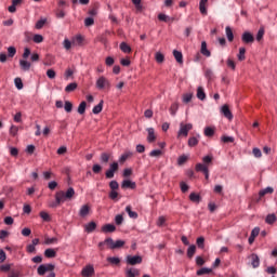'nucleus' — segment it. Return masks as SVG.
Listing matches in <instances>:
<instances>
[{
    "instance_id": "nucleus-58",
    "label": "nucleus",
    "mask_w": 277,
    "mask_h": 277,
    "mask_svg": "<svg viewBox=\"0 0 277 277\" xmlns=\"http://www.w3.org/2000/svg\"><path fill=\"white\" fill-rule=\"evenodd\" d=\"M14 55H16V48L11 45L8 48V57H14Z\"/></svg>"
},
{
    "instance_id": "nucleus-10",
    "label": "nucleus",
    "mask_w": 277,
    "mask_h": 277,
    "mask_svg": "<svg viewBox=\"0 0 277 277\" xmlns=\"http://www.w3.org/2000/svg\"><path fill=\"white\" fill-rule=\"evenodd\" d=\"M81 276L82 277H92V276H94V266L87 265L85 267H83L82 271H81Z\"/></svg>"
},
{
    "instance_id": "nucleus-35",
    "label": "nucleus",
    "mask_w": 277,
    "mask_h": 277,
    "mask_svg": "<svg viewBox=\"0 0 277 277\" xmlns=\"http://www.w3.org/2000/svg\"><path fill=\"white\" fill-rule=\"evenodd\" d=\"M205 274H213V268L202 267L196 273L197 276H205Z\"/></svg>"
},
{
    "instance_id": "nucleus-51",
    "label": "nucleus",
    "mask_w": 277,
    "mask_h": 277,
    "mask_svg": "<svg viewBox=\"0 0 277 277\" xmlns=\"http://www.w3.org/2000/svg\"><path fill=\"white\" fill-rule=\"evenodd\" d=\"M64 109L67 114H70L72 111V102L65 101Z\"/></svg>"
},
{
    "instance_id": "nucleus-3",
    "label": "nucleus",
    "mask_w": 277,
    "mask_h": 277,
    "mask_svg": "<svg viewBox=\"0 0 277 277\" xmlns=\"http://www.w3.org/2000/svg\"><path fill=\"white\" fill-rule=\"evenodd\" d=\"M180 130L177 132V137H181V135H183L184 137H187V135H189V131H192L194 129V126L192 123H181L180 124Z\"/></svg>"
},
{
    "instance_id": "nucleus-41",
    "label": "nucleus",
    "mask_w": 277,
    "mask_h": 277,
    "mask_svg": "<svg viewBox=\"0 0 277 277\" xmlns=\"http://www.w3.org/2000/svg\"><path fill=\"white\" fill-rule=\"evenodd\" d=\"M155 60L158 64H163V62H166V56L163 55V53L157 52Z\"/></svg>"
},
{
    "instance_id": "nucleus-61",
    "label": "nucleus",
    "mask_w": 277,
    "mask_h": 277,
    "mask_svg": "<svg viewBox=\"0 0 277 277\" xmlns=\"http://www.w3.org/2000/svg\"><path fill=\"white\" fill-rule=\"evenodd\" d=\"M192 98H194L193 93H186L183 95V103H192Z\"/></svg>"
},
{
    "instance_id": "nucleus-22",
    "label": "nucleus",
    "mask_w": 277,
    "mask_h": 277,
    "mask_svg": "<svg viewBox=\"0 0 277 277\" xmlns=\"http://www.w3.org/2000/svg\"><path fill=\"white\" fill-rule=\"evenodd\" d=\"M19 66H21V69H22V70L27 71V70H30V68H31V63H29V62L26 61V60H21V61H19Z\"/></svg>"
},
{
    "instance_id": "nucleus-11",
    "label": "nucleus",
    "mask_w": 277,
    "mask_h": 277,
    "mask_svg": "<svg viewBox=\"0 0 277 277\" xmlns=\"http://www.w3.org/2000/svg\"><path fill=\"white\" fill-rule=\"evenodd\" d=\"M147 133H148V135H147V142H148L149 144H153L154 142L157 141V135H155V129H154V128H148V129H147Z\"/></svg>"
},
{
    "instance_id": "nucleus-46",
    "label": "nucleus",
    "mask_w": 277,
    "mask_h": 277,
    "mask_svg": "<svg viewBox=\"0 0 277 277\" xmlns=\"http://www.w3.org/2000/svg\"><path fill=\"white\" fill-rule=\"evenodd\" d=\"M44 25H47V18H41V19L37 21V23L35 24V28L42 29V27H44Z\"/></svg>"
},
{
    "instance_id": "nucleus-34",
    "label": "nucleus",
    "mask_w": 277,
    "mask_h": 277,
    "mask_svg": "<svg viewBox=\"0 0 277 277\" xmlns=\"http://www.w3.org/2000/svg\"><path fill=\"white\" fill-rule=\"evenodd\" d=\"M131 157H133V153L132 151H127L123 155L120 156L119 158V163H124L127 161V159H131Z\"/></svg>"
},
{
    "instance_id": "nucleus-53",
    "label": "nucleus",
    "mask_w": 277,
    "mask_h": 277,
    "mask_svg": "<svg viewBox=\"0 0 277 277\" xmlns=\"http://www.w3.org/2000/svg\"><path fill=\"white\" fill-rule=\"evenodd\" d=\"M14 83H15V87L17 88V90H23V88H24L23 79L17 77L14 79Z\"/></svg>"
},
{
    "instance_id": "nucleus-32",
    "label": "nucleus",
    "mask_w": 277,
    "mask_h": 277,
    "mask_svg": "<svg viewBox=\"0 0 277 277\" xmlns=\"http://www.w3.org/2000/svg\"><path fill=\"white\" fill-rule=\"evenodd\" d=\"M88 107V103L85 101H82L79 106H78V114H80V116H83V114H85V109Z\"/></svg>"
},
{
    "instance_id": "nucleus-48",
    "label": "nucleus",
    "mask_w": 277,
    "mask_h": 277,
    "mask_svg": "<svg viewBox=\"0 0 277 277\" xmlns=\"http://www.w3.org/2000/svg\"><path fill=\"white\" fill-rule=\"evenodd\" d=\"M133 5H135V9L137 12H142L144 10V6L142 5V0H132Z\"/></svg>"
},
{
    "instance_id": "nucleus-30",
    "label": "nucleus",
    "mask_w": 277,
    "mask_h": 277,
    "mask_svg": "<svg viewBox=\"0 0 277 277\" xmlns=\"http://www.w3.org/2000/svg\"><path fill=\"white\" fill-rule=\"evenodd\" d=\"M265 222H266V224H269V225L276 224V222H277L276 214L272 213V214L266 215Z\"/></svg>"
},
{
    "instance_id": "nucleus-19",
    "label": "nucleus",
    "mask_w": 277,
    "mask_h": 277,
    "mask_svg": "<svg viewBox=\"0 0 277 277\" xmlns=\"http://www.w3.org/2000/svg\"><path fill=\"white\" fill-rule=\"evenodd\" d=\"M140 276V269L137 268H126V277Z\"/></svg>"
},
{
    "instance_id": "nucleus-14",
    "label": "nucleus",
    "mask_w": 277,
    "mask_h": 277,
    "mask_svg": "<svg viewBox=\"0 0 277 277\" xmlns=\"http://www.w3.org/2000/svg\"><path fill=\"white\" fill-rule=\"evenodd\" d=\"M96 222L91 221L84 225V232L89 234L94 233V230H96Z\"/></svg>"
},
{
    "instance_id": "nucleus-2",
    "label": "nucleus",
    "mask_w": 277,
    "mask_h": 277,
    "mask_svg": "<svg viewBox=\"0 0 277 277\" xmlns=\"http://www.w3.org/2000/svg\"><path fill=\"white\" fill-rule=\"evenodd\" d=\"M96 88L97 90H105V88L109 90L111 88V82H109L105 76H102L96 80Z\"/></svg>"
},
{
    "instance_id": "nucleus-9",
    "label": "nucleus",
    "mask_w": 277,
    "mask_h": 277,
    "mask_svg": "<svg viewBox=\"0 0 277 277\" xmlns=\"http://www.w3.org/2000/svg\"><path fill=\"white\" fill-rule=\"evenodd\" d=\"M137 184L131 180H123L121 183V189H135Z\"/></svg>"
},
{
    "instance_id": "nucleus-50",
    "label": "nucleus",
    "mask_w": 277,
    "mask_h": 277,
    "mask_svg": "<svg viewBox=\"0 0 277 277\" xmlns=\"http://www.w3.org/2000/svg\"><path fill=\"white\" fill-rule=\"evenodd\" d=\"M92 172L94 174H101V172H103V167L101 164H98V163L93 164Z\"/></svg>"
},
{
    "instance_id": "nucleus-57",
    "label": "nucleus",
    "mask_w": 277,
    "mask_h": 277,
    "mask_svg": "<svg viewBox=\"0 0 277 277\" xmlns=\"http://www.w3.org/2000/svg\"><path fill=\"white\" fill-rule=\"evenodd\" d=\"M39 215L43 220V222H51V215H49L47 212L41 211Z\"/></svg>"
},
{
    "instance_id": "nucleus-36",
    "label": "nucleus",
    "mask_w": 277,
    "mask_h": 277,
    "mask_svg": "<svg viewBox=\"0 0 277 277\" xmlns=\"http://www.w3.org/2000/svg\"><path fill=\"white\" fill-rule=\"evenodd\" d=\"M195 170H196V172H202L205 174V172H207L209 170V167L207 164L197 163L195 166Z\"/></svg>"
},
{
    "instance_id": "nucleus-26",
    "label": "nucleus",
    "mask_w": 277,
    "mask_h": 277,
    "mask_svg": "<svg viewBox=\"0 0 277 277\" xmlns=\"http://www.w3.org/2000/svg\"><path fill=\"white\" fill-rule=\"evenodd\" d=\"M77 88H79V84L77 82H71L69 83L66 88H65V92L67 94H70V92H75V90H77Z\"/></svg>"
},
{
    "instance_id": "nucleus-25",
    "label": "nucleus",
    "mask_w": 277,
    "mask_h": 277,
    "mask_svg": "<svg viewBox=\"0 0 277 277\" xmlns=\"http://www.w3.org/2000/svg\"><path fill=\"white\" fill-rule=\"evenodd\" d=\"M119 49L122 51V53H131L133 51L131 45H129L127 42H121Z\"/></svg>"
},
{
    "instance_id": "nucleus-4",
    "label": "nucleus",
    "mask_w": 277,
    "mask_h": 277,
    "mask_svg": "<svg viewBox=\"0 0 277 277\" xmlns=\"http://www.w3.org/2000/svg\"><path fill=\"white\" fill-rule=\"evenodd\" d=\"M120 170L118 162L114 161L109 164V169L105 172L106 179H114V174Z\"/></svg>"
},
{
    "instance_id": "nucleus-16",
    "label": "nucleus",
    "mask_w": 277,
    "mask_h": 277,
    "mask_svg": "<svg viewBox=\"0 0 277 277\" xmlns=\"http://www.w3.org/2000/svg\"><path fill=\"white\" fill-rule=\"evenodd\" d=\"M22 4L23 0H12V4L8 8V10L11 14H14V12H16V6Z\"/></svg>"
},
{
    "instance_id": "nucleus-42",
    "label": "nucleus",
    "mask_w": 277,
    "mask_h": 277,
    "mask_svg": "<svg viewBox=\"0 0 277 277\" xmlns=\"http://www.w3.org/2000/svg\"><path fill=\"white\" fill-rule=\"evenodd\" d=\"M203 166H211L213 163V156L208 155L202 158Z\"/></svg>"
},
{
    "instance_id": "nucleus-13",
    "label": "nucleus",
    "mask_w": 277,
    "mask_h": 277,
    "mask_svg": "<svg viewBox=\"0 0 277 277\" xmlns=\"http://www.w3.org/2000/svg\"><path fill=\"white\" fill-rule=\"evenodd\" d=\"M207 3H209V0H200L199 2V12L202 14V16H207Z\"/></svg>"
},
{
    "instance_id": "nucleus-12",
    "label": "nucleus",
    "mask_w": 277,
    "mask_h": 277,
    "mask_svg": "<svg viewBox=\"0 0 277 277\" xmlns=\"http://www.w3.org/2000/svg\"><path fill=\"white\" fill-rule=\"evenodd\" d=\"M259 233H261V228L260 227H254L252 229L251 235L249 237L250 246H252V243H254V239H256V237H259Z\"/></svg>"
},
{
    "instance_id": "nucleus-45",
    "label": "nucleus",
    "mask_w": 277,
    "mask_h": 277,
    "mask_svg": "<svg viewBox=\"0 0 277 277\" xmlns=\"http://www.w3.org/2000/svg\"><path fill=\"white\" fill-rule=\"evenodd\" d=\"M107 262L110 263V265H120V258L118 256L107 258Z\"/></svg>"
},
{
    "instance_id": "nucleus-1",
    "label": "nucleus",
    "mask_w": 277,
    "mask_h": 277,
    "mask_svg": "<svg viewBox=\"0 0 277 277\" xmlns=\"http://www.w3.org/2000/svg\"><path fill=\"white\" fill-rule=\"evenodd\" d=\"M72 198H75V188L69 187L66 193H64V190H58L55 193V202H52L50 207L51 209H55L65 200H72Z\"/></svg>"
},
{
    "instance_id": "nucleus-8",
    "label": "nucleus",
    "mask_w": 277,
    "mask_h": 277,
    "mask_svg": "<svg viewBox=\"0 0 277 277\" xmlns=\"http://www.w3.org/2000/svg\"><path fill=\"white\" fill-rule=\"evenodd\" d=\"M221 114H223L227 120H233V111H230V106H228V104H225L221 107Z\"/></svg>"
},
{
    "instance_id": "nucleus-43",
    "label": "nucleus",
    "mask_w": 277,
    "mask_h": 277,
    "mask_svg": "<svg viewBox=\"0 0 277 277\" xmlns=\"http://www.w3.org/2000/svg\"><path fill=\"white\" fill-rule=\"evenodd\" d=\"M251 259H252V262H251V265H252V267H259V265H260V260H259V255H256V254H251Z\"/></svg>"
},
{
    "instance_id": "nucleus-5",
    "label": "nucleus",
    "mask_w": 277,
    "mask_h": 277,
    "mask_svg": "<svg viewBox=\"0 0 277 277\" xmlns=\"http://www.w3.org/2000/svg\"><path fill=\"white\" fill-rule=\"evenodd\" d=\"M54 269H55V266L53 264H41L37 268V273L39 274V276H44V274H47V272L51 273Z\"/></svg>"
},
{
    "instance_id": "nucleus-44",
    "label": "nucleus",
    "mask_w": 277,
    "mask_h": 277,
    "mask_svg": "<svg viewBox=\"0 0 277 277\" xmlns=\"http://www.w3.org/2000/svg\"><path fill=\"white\" fill-rule=\"evenodd\" d=\"M127 213L129 214V217H132L133 220H137V212H134L131 210V206H128L126 208Z\"/></svg>"
},
{
    "instance_id": "nucleus-39",
    "label": "nucleus",
    "mask_w": 277,
    "mask_h": 277,
    "mask_svg": "<svg viewBox=\"0 0 277 277\" xmlns=\"http://www.w3.org/2000/svg\"><path fill=\"white\" fill-rule=\"evenodd\" d=\"M203 133L206 137H213L215 135V128L207 127Z\"/></svg>"
},
{
    "instance_id": "nucleus-15",
    "label": "nucleus",
    "mask_w": 277,
    "mask_h": 277,
    "mask_svg": "<svg viewBox=\"0 0 277 277\" xmlns=\"http://www.w3.org/2000/svg\"><path fill=\"white\" fill-rule=\"evenodd\" d=\"M102 233H116V225L114 224H105L101 228Z\"/></svg>"
},
{
    "instance_id": "nucleus-23",
    "label": "nucleus",
    "mask_w": 277,
    "mask_h": 277,
    "mask_svg": "<svg viewBox=\"0 0 277 277\" xmlns=\"http://www.w3.org/2000/svg\"><path fill=\"white\" fill-rule=\"evenodd\" d=\"M189 200H190V202H196V205H198L201 202L202 197L196 193H190Z\"/></svg>"
},
{
    "instance_id": "nucleus-31",
    "label": "nucleus",
    "mask_w": 277,
    "mask_h": 277,
    "mask_svg": "<svg viewBox=\"0 0 277 277\" xmlns=\"http://www.w3.org/2000/svg\"><path fill=\"white\" fill-rule=\"evenodd\" d=\"M104 103L105 102L103 100H101L100 103L96 106L93 107L92 113L95 114V115L101 114V111H103Z\"/></svg>"
},
{
    "instance_id": "nucleus-18",
    "label": "nucleus",
    "mask_w": 277,
    "mask_h": 277,
    "mask_svg": "<svg viewBox=\"0 0 277 277\" xmlns=\"http://www.w3.org/2000/svg\"><path fill=\"white\" fill-rule=\"evenodd\" d=\"M201 55H205L206 57H211V51L207 49V41L201 42V49H200Z\"/></svg>"
},
{
    "instance_id": "nucleus-33",
    "label": "nucleus",
    "mask_w": 277,
    "mask_h": 277,
    "mask_svg": "<svg viewBox=\"0 0 277 277\" xmlns=\"http://www.w3.org/2000/svg\"><path fill=\"white\" fill-rule=\"evenodd\" d=\"M225 32H226L228 42H233V40H235V35L233 34V28H230V26H227L225 28Z\"/></svg>"
},
{
    "instance_id": "nucleus-52",
    "label": "nucleus",
    "mask_w": 277,
    "mask_h": 277,
    "mask_svg": "<svg viewBox=\"0 0 277 277\" xmlns=\"http://www.w3.org/2000/svg\"><path fill=\"white\" fill-rule=\"evenodd\" d=\"M188 146L190 148H194V146H198V138H196V136L189 137L188 138Z\"/></svg>"
},
{
    "instance_id": "nucleus-27",
    "label": "nucleus",
    "mask_w": 277,
    "mask_h": 277,
    "mask_svg": "<svg viewBox=\"0 0 277 277\" xmlns=\"http://www.w3.org/2000/svg\"><path fill=\"white\" fill-rule=\"evenodd\" d=\"M111 158V154L109 153H102L100 156L101 163H109V159Z\"/></svg>"
},
{
    "instance_id": "nucleus-29",
    "label": "nucleus",
    "mask_w": 277,
    "mask_h": 277,
    "mask_svg": "<svg viewBox=\"0 0 277 277\" xmlns=\"http://www.w3.org/2000/svg\"><path fill=\"white\" fill-rule=\"evenodd\" d=\"M158 21L161 23H170V21H174V18H171L170 16L166 15V13H159L158 14Z\"/></svg>"
},
{
    "instance_id": "nucleus-47",
    "label": "nucleus",
    "mask_w": 277,
    "mask_h": 277,
    "mask_svg": "<svg viewBox=\"0 0 277 277\" xmlns=\"http://www.w3.org/2000/svg\"><path fill=\"white\" fill-rule=\"evenodd\" d=\"M32 42L40 44L41 42H44V37L42 35H35L32 37Z\"/></svg>"
},
{
    "instance_id": "nucleus-56",
    "label": "nucleus",
    "mask_w": 277,
    "mask_h": 277,
    "mask_svg": "<svg viewBox=\"0 0 277 277\" xmlns=\"http://www.w3.org/2000/svg\"><path fill=\"white\" fill-rule=\"evenodd\" d=\"M97 10H98V4L95 3L94 8L88 11L89 16H96V14H98Z\"/></svg>"
},
{
    "instance_id": "nucleus-20",
    "label": "nucleus",
    "mask_w": 277,
    "mask_h": 277,
    "mask_svg": "<svg viewBox=\"0 0 277 277\" xmlns=\"http://www.w3.org/2000/svg\"><path fill=\"white\" fill-rule=\"evenodd\" d=\"M79 215H80V217H88V215H90L89 205H84L81 207V209L79 211Z\"/></svg>"
},
{
    "instance_id": "nucleus-21",
    "label": "nucleus",
    "mask_w": 277,
    "mask_h": 277,
    "mask_svg": "<svg viewBox=\"0 0 277 277\" xmlns=\"http://www.w3.org/2000/svg\"><path fill=\"white\" fill-rule=\"evenodd\" d=\"M266 194H274V188L268 186V187L260 190L259 192V199L256 201L259 202V200H261V198H263Z\"/></svg>"
},
{
    "instance_id": "nucleus-64",
    "label": "nucleus",
    "mask_w": 277,
    "mask_h": 277,
    "mask_svg": "<svg viewBox=\"0 0 277 277\" xmlns=\"http://www.w3.org/2000/svg\"><path fill=\"white\" fill-rule=\"evenodd\" d=\"M84 25H85L87 27H92V25H94V18H93V17H87V18L84 19Z\"/></svg>"
},
{
    "instance_id": "nucleus-7",
    "label": "nucleus",
    "mask_w": 277,
    "mask_h": 277,
    "mask_svg": "<svg viewBox=\"0 0 277 277\" xmlns=\"http://www.w3.org/2000/svg\"><path fill=\"white\" fill-rule=\"evenodd\" d=\"M241 41L243 44H252L254 42V35L250 31H245L241 36Z\"/></svg>"
},
{
    "instance_id": "nucleus-28",
    "label": "nucleus",
    "mask_w": 277,
    "mask_h": 277,
    "mask_svg": "<svg viewBox=\"0 0 277 277\" xmlns=\"http://www.w3.org/2000/svg\"><path fill=\"white\" fill-rule=\"evenodd\" d=\"M197 98H199V101H205V98H207V93H205V89L202 87L197 88Z\"/></svg>"
},
{
    "instance_id": "nucleus-49",
    "label": "nucleus",
    "mask_w": 277,
    "mask_h": 277,
    "mask_svg": "<svg viewBox=\"0 0 277 277\" xmlns=\"http://www.w3.org/2000/svg\"><path fill=\"white\" fill-rule=\"evenodd\" d=\"M176 111H179V103L175 102L170 107L171 116H176Z\"/></svg>"
},
{
    "instance_id": "nucleus-59",
    "label": "nucleus",
    "mask_w": 277,
    "mask_h": 277,
    "mask_svg": "<svg viewBox=\"0 0 277 277\" xmlns=\"http://www.w3.org/2000/svg\"><path fill=\"white\" fill-rule=\"evenodd\" d=\"M187 156L186 155H182L177 158V166H184V163H187Z\"/></svg>"
},
{
    "instance_id": "nucleus-37",
    "label": "nucleus",
    "mask_w": 277,
    "mask_h": 277,
    "mask_svg": "<svg viewBox=\"0 0 277 277\" xmlns=\"http://www.w3.org/2000/svg\"><path fill=\"white\" fill-rule=\"evenodd\" d=\"M196 246L199 250H205V236H200L196 239Z\"/></svg>"
},
{
    "instance_id": "nucleus-6",
    "label": "nucleus",
    "mask_w": 277,
    "mask_h": 277,
    "mask_svg": "<svg viewBox=\"0 0 277 277\" xmlns=\"http://www.w3.org/2000/svg\"><path fill=\"white\" fill-rule=\"evenodd\" d=\"M143 259L141 255H127L126 263L127 265H140Z\"/></svg>"
},
{
    "instance_id": "nucleus-55",
    "label": "nucleus",
    "mask_w": 277,
    "mask_h": 277,
    "mask_svg": "<svg viewBox=\"0 0 277 277\" xmlns=\"http://www.w3.org/2000/svg\"><path fill=\"white\" fill-rule=\"evenodd\" d=\"M221 141L224 144H233V142H235V137H233V136H222Z\"/></svg>"
},
{
    "instance_id": "nucleus-62",
    "label": "nucleus",
    "mask_w": 277,
    "mask_h": 277,
    "mask_svg": "<svg viewBox=\"0 0 277 277\" xmlns=\"http://www.w3.org/2000/svg\"><path fill=\"white\" fill-rule=\"evenodd\" d=\"M25 153H27V155H34L36 153V145H28Z\"/></svg>"
},
{
    "instance_id": "nucleus-38",
    "label": "nucleus",
    "mask_w": 277,
    "mask_h": 277,
    "mask_svg": "<svg viewBox=\"0 0 277 277\" xmlns=\"http://www.w3.org/2000/svg\"><path fill=\"white\" fill-rule=\"evenodd\" d=\"M194 254H196V245H190L187 249V258L194 259Z\"/></svg>"
},
{
    "instance_id": "nucleus-40",
    "label": "nucleus",
    "mask_w": 277,
    "mask_h": 277,
    "mask_svg": "<svg viewBox=\"0 0 277 277\" xmlns=\"http://www.w3.org/2000/svg\"><path fill=\"white\" fill-rule=\"evenodd\" d=\"M237 57L238 62H243L246 60V48H239V53Z\"/></svg>"
},
{
    "instance_id": "nucleus-17",
    "label": "nucleus",
    "mask_w": 277,
    "mask_h": 277,
    "mask_svg": "<svg viewBox=\"0 0 277 277\" xmlns=\"http://www.w3.org/2000/svg\"><path fill=\"white\" fill-rule=\"evenodd\" d=\"M44 256L45 259H55L57 256V251L55 249H45L44 250Z\"/></svg>"
},
{
    "instance_id": "nucleus-24",
    "label": "nucleus",
    "mask_w": 277,
    "mask_h": 277,
    "mask_svg": "<svg viewBox=\"0 0 277 277\" xmlns=\"http://www.w3.org/2000/svg\"><path fill=\"white\" fill-rule=\"evenodd\" d=\"M173 57L177 62V64H183V53L179 50H173Z\"/></svg>"
},
{
    "instance_id": "nucleus-60",
    "label": "nucleus",
    "mask_w": 277,
    "mask_h": 277,
    "mask_svg": "<svg viewBox=\"0 0 277 277\" xmlns=\"http://www.w3.org/2000/svg\"><path fill=\"white\" fill-rule=\"evenodd\" d=\"M109 187L111 189V192L119 189L120 185L118 184V181L113 180L109 182Z\"/></svg>"
},
{
    "instance_id": "nucleus-63",
    "label": "nucleus",
    "mask_w": 277,
    "mask_h": 277,
    "mask_svg": "<svg viewBox=\"0 0 277 277\" xmlns=\"http://www.w3.org/2000/svg\"><path fill=\"white\" fill-rule=\"evenodd\" d=\"M163 155V151L161 149H154L149 153V157H161Z\"/></svg>"
},
{
    "instance_id": "nucleus-54",
    "label": "nucleus",
    "mask_w": 277,
    "mask_h": 277,
    "mask_svg": "<svg viewBox=\"0 0 277 277\" xmlns=\"http://www.w3.org/2000/svg\"><path fill=\"white\" fill-rule=\"evenodd\" d=\"M124 240H116L115 245H113V250H118L119 248H123L124 246Z\"/></svg>"
}]
</instances>
